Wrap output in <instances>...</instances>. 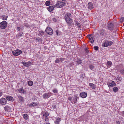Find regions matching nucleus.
I'll return each mask as SVG.
<instances>
[{
    "instance_id": "14",
    "label": "nucleus",
    "mask_w": 124,
    "mask_h": 124,
    "mask_svg": "<svg viewBox=\"0 0 124 124\" xmlns=\"http://www.w3.org/2000/svg\"><path fill=\"white\" fill-rule=\"evenodd\" d=\"M108 27L109 30H112L113 29L114 26L113 24L111 23H108Z\"/></svg>"
},
{
    "instance_id": "37",
    "label": "nucleus",
    "mask_w": 124,
    "mask_h": 124,
    "mask_svg": "<svg viewBox=\"0 0 124 124\" xmlns=\"http://www.w3.org/2000/svg\"><path fill=\"white\" fill-rule=\"evenodd\" d=\"M39 33L40 35L41 36H42L43 35L44 32H43L42 31H39Z\"/></svg>"
},
{
    "instance_id": "32",
    "label": "nucleus",
    "mask_w": 124,
    "mask_h": 124,
    "mask_svg": "<svg viewBox=\"0 0 124 124\" xmlns=\"http://www.w3.org/2000/svg\"><path fill=\"white\" fill-rule=\"evenodd\" d=\"M50 2L49 1H46L45 3V4L47 6H49L50 5Z\"/></svg>"
},
{
    "instance_id": "48",
    "label": "nucleus",
    "mask_w": 124,
    "mask_h": 124,
    "mask_svg": "<svg viewBox=\"0 0 124 124\" xmlns=\"http://www.w3.org/2000/svg\"><path fill=\"white\" fill-rule=\"evenodd\" d=\"M20 29V28L19 27H18L17 28V30L18 31H19Z\"/></svg>"
},
{
    "instance_id": "33",
    "label": "nucleus",
    "mask_w": 124,
    "mask_h": 124,
    "mask_svg": "<svg viewBox=\"0 0 124 124\" xmlns=\"http://www.w3.org/2000/svg\"><path fill=\"white\" fill-rule=\"evenodd\" d=\"M38 105L37 103L33 102L32 103V106L34 107H36Z\"/></svg>"
},
{
    "instance_id": "4",
    "label": "nucleus",
    "mask_w": 124,
    "mask_h": 124,
    "mask_svg": "<svg viewBox=\"0 0 124 124\" xmlns=\"http://www.w3.org/2000/svg\"><path fill=\"white\" fill-rule=\"evenodd\" d=\"M45 31L49 35H51L53 33V30L49 27H47L45 30Z\"/></svg>"
},
{
    "instance_id": "5",
    "label": "nucleus",
    "mask_w": 124,
    "mask_h": 124,
    "mask_svg": "<svg viewBox=\"0 0 124 124\" xmlns=\"http://www.w3.org/2000/svg\"><path fill=\"white\" fill-rule=\"evenodd\" d=\"M22 51L18 49L14 50L12 51L13 55L15 56H18L21 54Z\"/></svg>"
},
{
    "instance_id": "39",
    "label": "nucleus",
    "mask_w": 124,
    "mask_h": 124,
    "mask_svg": "<svg viewBox=\"0 0 124 124\" xmlns=\"http://www.w3.org/2000/svg\"><path fill=\"white\" fill-rule=\"evenodd\" d=\"M60 62L59 59V58H57L55 60V63H58L59 62Z\"/></svg>"
},
{
    "instance_id": "50",
    "label": "nucleus",
    "mask_w": 124,
    "mask_h": 124,
    "mask_svg": "<svg viewBox=\"0 0 124 124\" xmlns=\"http://www.w3.org/2000/svg\"><path fill=\"white\" fill-rule=\"evenodd\" d=\"M85 50L86 53H88V51L87 49V48H85Z\"/></svg>"
},
{
    "instance_id": "30",
    "label": "nucleus",
    "mask_w": 124,
    "mask_h": 124,
    "mask_svg": "<svg viewBox=\"0 0 124 124\" xmlns=\"http://www.w3.org/2000/svg\"><path fill=\"white\" fill-rule=\"evenodd\" d=\"M120 72L122 75H124V68L120 70Z\"/></svg>"
},
{
    "instance_id": "25",
    "label": "nucleus",
    "mask_w": 124,
    "mask_h": 124,
    "mask_svg": "<svg viewBox=\"0 0 124 124\" xmlns=\"http://www.w3.org/2000/svg\"><path fill=\"white\" fill-rule=\"evenodd\" d=\"M89 85L92 89H94L95 88L94 85L93 83H89Z\"/></svg>"
},
{
    "instance_id": "35",
    "label": "nucleus",
    "mask_w": 124,
    "mask_h": 124,
    "mask_svg": "<svg viewBox=\"0 0 124 124\" xmlns=\"http://www.w3.org/2000/svg\"><path fill=\"white\" fill-rule=\"evenodd\" d=\"M68 100H69L71 102H72L73 101L72 98V97L69 96L68 98Z\"/></svg>"
},
{
    "instance_id": "22",
    "label": "nucleus",
    "mask_w": 124,
    "mask_h": 124,
    "mask_svg": "<svg viewBox=\"0 0 124 124\" xmlns=\"http://www.w3.org/2000/svg\"><path fill=\"white\" fill-rule=\"evenodd\" d=\"M61 121L60 118L59 117L57 118L55 121V124H59V122Z\"/></svg>"
},
{
    "instance_id": "51",
    "label": "nucleus",
    "mask_w": 124,
    "mask_h": 124,
    "mask_svg": "<svg viewBox=\"0 0 124 124\" xmlns=\"http://www.w3.org/2000/svg\"><path fill=\"white\" fill-rule=\"evenodd\" d=\"M29 105L30 107H32V103H31V104H29Z\"/></svg>"
},
{
    "instance_id": "34",
    "label": "nucleus",
    "mask_w": 124,
    "mask_h": 124,
    "mask_svg": "<svg viewBox=\"0 0 124 124\" xmlns=\"http://www.w3.org/2000/svg\"><path fill=\"white\" fill-rule=\"evenodd\" d=\"M113 91L115 92H116L118 91V88L117 87H115L113 88Z\"/></svg>"
},
{
    "instance_id": "29",
    "label": "nucleus",
    "mask_w": 124,
    "mask_h": 124,
    "mask_svg": "<svg viewBox=\"0 0 124 124\" xmlns=\"http://www.w3.org/2000/svg\"><path fill=\"white\" fill-rule=\"evenodd\" d=\"M49 116V113L48 112H46L43 114V116L44 117H48Z\"/></svg>"
},
{
    "instance_id": "53",
    "label": "nucleus",
    "mask_w": 124,
    "mask_h": 124,
    "mask_svg": "<svg viewBox=\"0 0 124 124\" xmlns=\"http://www.w3.org/2000/svg\"><path fill=\"white\" fill-rule=\"evenodd\" d=\"M58 30H57L56 31V34H57V35H58Z\"/></svg>"
},
{
    "instance_id": "9",
    "label": "nucleus",
    "mask_w": 124,
    "mask_h": 124,
    "mask_svg": "<svg viewBox=\"0 0 124 124\" xmlns=\"http://www.w3.org/2000/svg\"><path fill=\"white\" fill-rule=\"evenodd\" d=\"M88 38L89 39L90 42L92 43H93L94 41L95 38L93 35H88L87 36Z\"/></svg>"
},
{
    "instance_id": "13",
    "label": "nucleus",
    "mask_w": 124,
    "mask_h": 124,
    "mask_svg": "<svg viewBox=\"0 0 124 124\" xmlns=\"http://www.w3.org/2000/svg\"><path fill=\"white\" fill-rule=\"evenodd\" d=\"M94 8V6L93 3L91 2L88 3V8L89 9L92 10Z\"/></svg>"
},
{
    "instance_id": "43",
    "label": "nucleus",
    "mask_w": 124,
    "mask_h": 124,
    "mask_svg": "<svg viewBox=\"0 0 124 124\" xmlns=\"http://www.w3.org/2000/svg\"><path fill=\"white\" fill-rule=\"evenodd\" d=\"M98 47L97 46H94V48L95 50H97L98 49Z\"/></svg>"
},
{
    "instance_id": "7",
    "label": "nucleus",
    "mask_w": 124,
    "mask_h": 124,
    "mask_svg": "<svg viewBox=\"0 0 124 124\" xmlns=\"http://www.w3.org/2000/svg\"><path fill=\"white\" fill-rule=\"evenodd\" d=\"M113 43V42L111 41H107L104 42L102 46L104 47H106L111 45Z\"/></svg>"
},
{
    "instance_id": "16",
    "label": "nucleus",
    "mask_w": 124,
    "mask_h": 124,
    "mask_svg": "<svg viewBox=\"0 0 124 124\" xmlns=\"http://www.w3.org/2000/svg\"><path fill=\"white\" fill-rule=\"evenodd\" d=\"M56 7L55 5L54 6H51L48 7V10L49 11H52L54 9V8Z\"/></svg>"
},
{
    "instance_id": "19",
    "label": "nucleus",
    "mask_w": 124,
    "mask_h": 124,
    "mask_svg": "<svg viewBox=\"0 0 124 124\" xmlns=\"http://www.w3.org/2000/svg\"><path fill=\"white\" fill-rule=\"evenodd\" d=\"M112 64V62L110 61H108L106 63V65L107 67L108 68H110Z\"/></svg>"
},
{
    "instance_id": "38",
    "label": "nucleus",
    "mask_w": 124,
    "mask_h": 124,
    "mask_svg": "<svg viewBox=\"0 0 124 124\" xmlns=\"http://www.w3.org/2000/svg\"><path fill=\"white\" fill-rule=\"evenodd\" d=\"M53 92L54 93H57V90L56 88H55L53 90Z\"/></svg>"
},
{
    "instance_id": "36",
    "label": "nucleus",
    "mask_w": 124,
    "mask_h": 124,
    "mask_svg": "<svg viewBox=\"0 0 124 124\" xmlns=\"http://www.w3.org/2000/svg\"><path fill=\"white\" fill-rule=\"evenodd\" d=\"M36 40L38 41H42V39L39 37H38L36 39Z\"/></svg>"
},
{
    "instance_id": "44",
    "label": "nucleus",
    "mask_w": 124,
    "mask_h": 124,
    "mask_svg": "<svg viewBox=\"0 0 124 124\" xmlns=\"http://www.w3.org/2000/svg\"><path fill=\"white\" fill-rule=\"evenodd\" d=\"M24 25L26 27H29L28 24L27 23L24 24Z\"/></svg>"
},
{
    "instance_id": "52",
    "label": "nucleus",
    "mask_w": 124,
    "mask_h": 124,
    "mask_svg": "<svg viewBox=\"0 0 124 124\" xmlns=\"http://www.w3.org/2000/svg\"><path fill=\"white\" fill-rule=\"evenodd\" d=\"M116 124H120V122L119 121H117L116 122Z\"/></svg>"
},
{
    "instance_id": "46",
    "label": "nucleus",
    "mask_w": 124,
    "mask_h": 124,
    "mask_svg": "<svg viewBox=\"0 0 124 124\" xmlns=\"http://www.w3.org/2000/svg\"><path fill=\"white\" fill-rule=\"evenodd\" d=\"M80 23H76V25L77 26H78V27H80Z\"/></svg>"
},
{
    "instance_id": "3",
    "label": "nucleus",
    "mask_w": 124,
    "mask_h": 124,
    "mask_svg": "<svg viewBox=\"0 0 124 124\" xmlns=\"http://www.w3.org/2000/svg\"><path fill=\"white\" fill-rule=\"evenodd\" d=\"M0 28L1 29H4L6 28L7 24V23L6 21H3L0 23Z\"/></svg>"
},
{
    "instance_id": "6",
    "label": "nucleus",
    "mask_w": 124,
    "mask_h": 124,
    "mask_svg": "<svg viewBox=\"0 0 124 124\" xmlns=\"http://www.w3.org/2000/svg\"><path fill=\"white\" fill-rule=\"evenodd\" d=\"M52 93L51 92L45 93L43 95V98L44 99H46L49 98L51 95Z\"/></svg>"
},
{
    "instance_id": "41",
    "label": "nucleus",
    "mask_w": 124,
    "mask_h": 124,
    "mask_svg": "<svg viewBox=\"0 0 124 124\" xmlns=\"http://www.w3.org/2000/svg\"><path fill=\"white\" fill-rule=\"evenodd\" d=\"M45 118V121H49V118L48 117H46Z\"/></svg>"
},
{
    "instance_id": "31",
    "label": "nucleus",
    "mask_w": 124,
    "mask_h": 124,
    "mask_svg": "<svg viewBox=\"0 0 124 124\" xmlns=\"http://www.w3.org/2000/svg\"><path fill=\"white\" fill-rule=\"evenodd\" d=\"M90 69L91 70H93L94 69V67L93 65H90L89 66Z\"/></svg>"
},
{
    "instance_id": "1",
    "label": "nucleus",
    "mask_w": 124,
    "mask_h": 124,
    "mask_svg": "<svg viewBox=\"0 0 124 124\" xmlns=\"http://www.w3.org/2000/svg\"><path fill=\"white\" fill-rule=\"evenodd\" d=\"M71 16L70 13H67L65 14L64 18L66 22L69 26L71 25V23L72 22V20L71 18Z\"/></svg>"
},
{
    "instance_id": "11",
    "label": "nucleus",
    "mask_w": 124,
    "mask_h": 124,
    "mask_svg": "<svg viewBox=\"0 0 124 124\" xmlns=\"http://www.w3.org/2000/svg\"><path fill=\"white\" fill-rule=\"evenodd\" d=\"M7 102V100L5 98H2L0 100V103L2 105H5Z\"/></svg>"
},
{
    "instance_id": "27",
    "label": "nucleus",
    "mask_w": 124,
    "mask_h": 124,
    "mask_svg": "<svg viewBox=\"0 0 124 124\" xmlns=\"http://www.w3.org/2000/svg\"><path fill=\"white\" fill-rule=\"evenodd\" d=\"M1 18L2 19V20H7V19L8 18V16H6L5 15H2L1 16Z\"/></svg>"
},
{
    "instance_id": "47",
    "label": "nucleus",
    "mask_w": 124,
    "mask_h": 124,
    "mask_svg": "<svg viewBox=\"0 0 124 124\" xmlns=\"http://www.w3.org/2000/svg\"><path fill=\"white\" fill-rule=\"evenodd\" d=\"M61 1H62V2H64L65 3V4H66V0H61Z\"/></svg>"
},
{
    "instance_id": "40",
    "label": "nucleus",
    "mask_w": 124,
    "mask_h": 124,
    "mask_svg": "<svg viewBox=\"0 0 124 124\" xmlns=\"http://www.w3.org/2000/svg\"><path fill=\"white\" fill-rule=\"evenodd\" d=\"M59 59L60 61L62 62L65 59L64 58H60Z\"/></svg>"
},
{
    "instance_id": "55",
    "label": "nucleus",
    "mask_w": 124,
    "mask_h": 124,
    "mask_svg": "<svg viewBox=\"0 0 124 124\" xmlns=\"http://www.w3.org/2000/svg\"><path fill=\"white\" fill-rule=\"evenodd\" d=\"M123 114L124 115V111L122 112Z\"/></svg>"
},
{
    "instance_id": "2",
    "label": "nucleus",
    "mask_w": 124,
    "mask_h": 124,
    "mask_svg": "<svg viewBox=\"0 0 124 124\" xmlns=\"http://www.w3.org/2000/svg\"><path fill=\"white\" fill-rule=\"evenodd\" d=\"M65 3L62 2L61 1H58L55 5L56 7L58 8H61L65 5Z\"/></svg>"
},
{
    "instance_id": "28",
    "label": "nucleus",
    "mask_w": 124,
    "mask_h": 124,
    "mask_svg": "<svg viewBox=\"0 0 124 124\" xmlns=\"http://www.w3.org/2000/svg\"><path fill=\"white\" fill-rule=\"evenodd\" d=\"M18 98L20 101L23 102V98L21 96H18Z\"/></svg>"
},
{
    "instance_id": "12",
    "label": "nucleus",
    "mask_w": 124,
    "mask_h": 124,
    "mask_svg": "<svg viewBox=\"0 0 124 124\" xmlns=\"http://www.w3.org/2000/svg\"><path fill=\"white\" fill-rule=\"evenodd\" d=\"M79 98V97L78 95L76 94L74 95L73 99V102H74V104H75L77 102V99Z\"/></svg>"
},
{
    "instance_id": "54",
    "label": "nucleus",
    "mask_w": 124,
    "mask_h": 124,
    "mask_svg": "<svg viewBox=\"0 0 124 124\" xmlns=\"http://www.w3.org/2000/svg\"><path fill=\"white\" fill-rule=\"evenodd\" d=\"M44 124H50L49 123H48V122H46L45 123H44Z\"/></svg>"
},
{
    "instance_id": "10",
    "label": "nucleus",
    "mask_w": 124,
    "mask_h": 124,
    "mask_svg": "<svg viewBox=\"0 0 124 124\" xmlns=\"http://www.w3.org/2000/svg\"><path fill=\"white\" fill-rule=\"evenodd\" d=\"M107 84L109 87H112L113 86H116V84L114 81H112L111 82L107 83Z\"/></svg>"
},
{
    "instance_id": "45",
    "label": "nucleus",
    "mask_w": 124,
    "mask_h": 124,
    "mask_svg": "<svg viewBox=\"0 0 124 124\" xmlns=\"http://www.w3.org/2000/svg\"><path fill=\"white\" fill-rule=\"evenodd\" d=\"M53 21H54V22H56L57 21V20L55 18H54L53 19Z\"/></svg>"
},
{
    "instance_id": "15",
    "label": "nucleus",
    "mask_w": 124,
    "mask_h": 124,
    "mask_svg": "<svg viewBox=\"0 0 124 124\" xmlns=\"http://www.w3.org/2000/svg\"><path fill=\"white\" fill-rule=\"evenodd\" d=\"M80 95L82 98H85L87 96V93L85 92H82L80 94Z\"/></svg>"
},
{
    "instance_id": "17",
    "label": "nucleus",
    "mask_w": 124,
    "mask_h": 124,
    "mask_svg": "<svg viewBox=\"0 0 124 124\" xmlns=\"http://www.w3.org/2000/svg\"><path fill=\"white\" fill-rule=\"evenodd\" d=\"M6 100L9 101H13L14 100L13 98L11 96H6L5 97Z\"/></svg>"
},
{
    "instance_id": "8",
    "label": "nucleus",
    "mask_w": 124,
    "mask_h": 124,
    "mask_svg": "<svg viewBox=\"0 0 124 124\" xmlns=\"http://www.w3.org/2000/svg\"><path fill=\"white\" fill-rule=\"evenodd\" d=\"M22 63L24 66L26 67H29L32 64L31 62L29 61L28 62H22Z\"/></svg>"
},
{
    "instance_id": "21",
    "label": "nucleus",
    "mask_w": 124,
    "mask_h": 124,
    "mask_svg": "<svg viewBox=\"0 0 124 124\" xmlns=\"http://www.w3.org/2000/svg\"><path fill=\"white\" fill-rule=\"evenodd\" d=\"M105 32V30L104 29H101L99 31L100 34V35H104Z\"/></svg>"
},
{
    "instance_id": "23",
    "label": "nucleus",
    "mask_w": 124,
    "mask_h": 124,
    "mask_svg": "<svg viewBox=\"0 0 124 124\" xmlns=\"http://www.w3.org/2000/svg\"><path fill=\"white\" fill-rule=\"evenodd\" d=\"M76 62L77 63L78 65L81 64L82 63V60L79 59H78Z\"/></svg>"
},
{
    "instance_id": "18",
    "label": "nucleus",
    "mask_w": 124,
    "mask_h": 124,
    "mask_svg": "<svg viewBox=\"0 0 124 124\" xmlns=\"http://www.w3.org/2000/svg\"><path fill=\"white\" fill-rule=\"evenodd\" d=\"M4 108L5 111H10L11 109V108L8 105L5 106L4 107Z\"/></svg>"
},
{
    "instance_id": "26",
    "label": "nucleus",
    "mask_w": 124,
    "mask_h": 124,
    "mask_svg": "<svg viewBox=\"0 0 124 124\" xmlns=\"http://www.w3.org/2000/svg\"><path fill=\"white\" fill-rule=\"evenodd\" d=\"M23 116L25 120H27L29 117L26 114H24Z\"/></svg>"
},
{
    "instance_id": "20",
    "label": "nucleus",
    "mask_w": 124,
    "mask_h": 124,
    "mask_svg": "<svg viewBox=\"0 0 124 124\" xmlns=\"http://www.w3.org/2000/svg\"><path fill=\"white\" fill-rule=\"evenodd\" d=\"M18 91L20 93H23L25 92V91L23 87L19 88L18 89Z\"/></svg>"
},
{
    "instance_id": "49",
    "label": "nucleus",
    "mask_w": 124,
    "mask_h": 124,
    "mask_svg": "<svg viewBox=\"0 0 124 124\" xmlns=\"http://www.w3.org/2000/svg\"><path fill=\"white\" fill-rule=\"evenodd\" d=\"M3 94L2 92H0V97Z\"/></svg>"
},
{
    "instance_id": "42",
    "label": "nucleus",
    "mask_w": 124,
    "mask_h": 124,
    "mask_svg": "<svg viewBox=\"0 0 124 124\" xmlns=\"http://www.w3.org/2000/svg\"><path fill=\"white\" fill-rule=\"evenodd\" d=\"M124 20V18L123 17H122L120 20V22H122Z\"/></svg>"
},
{
    "instance_id": "24",
    "label": "nucleus",
    "mask_w": 124,
    "mask_h": 124,
    "mask_svg": "<svg viewBox=\"0 0 124 124\" xmlns=\"http://www.w3.org/2000/svg\"><path fill=\"white\" fill-rule=\"evenodd\" d=\"M33 84V82L31 81H29L28 83V85L30 86H32Z\"/></svg>"
}]
</instances>
